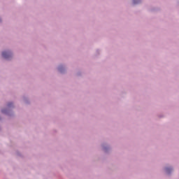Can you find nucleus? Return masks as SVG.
<instances>
[{
    "instance_id": "obj_3",
    "label": "nucleus",
    "mask_w": 179,
    "mask_h": 179,
    "mask_svg": "<svg viewBox=\"0 0 179 179\" xmlns=\"http://www.w3.org/2000/svg\"><path fill=\"white\" fill-rule=\"evenodd\" d=\"M169 170H170L169 168H166V173H169Z\"/></svg>"
},
{
    "instance_id": "obj_2",
    "label": "nucleus",
    "mask_w": 179,
    "mask_h": 179,
    "mask_svg": "<svg viewBox=\"0 0 179 179\" xmlns=\"http://www.w3.org/2000/svg\"><path fill=\"white\" fill-rule=\"evenodd\" d=\"M133 2L134 4L138 3L139 2V0H133Z\"/></svg>"
},
{
    "instance_id": "obj_4",
    "label": "nucleus",
    "mask_w": 179,
    "mask_h": 179,
    "mask_svg": "<svg viewBox=\"0 0 179 179\" xmlns=\"http://www.w3.org/2000/svg\"><path fill=\"white\" fill-rule=\"evenodd\" d=\"M12 103H8V107H10V105H11Z\"/></svg>"
},
{
    "instance_id": "obj_1",
    "label": "nucleus",
    "mask_w": 179,
    "mask_h": 179,
    "mask_svg": "<svg viewBox=\"0 0 179 179\" xmlns=\"http://www.w3.org/2000/svg\"><path fill=\"white\" fill-rule=\"evenodd\" d=\"M2 57L3 58L8 59L9 57H10V52H2Z\"/></svg>"
},
{
    "instance_id": "obj_5",
    "label": "nucleus",
    "mask_w": 179,
    "mask_h": 179,
    "mask_svg": "<svg viewBox=\"0 0 179 179\" xmlns=\"http://www.w3.org/2000/svg\"><path fill=\"white\" fill-rule=\"evenodd\" d=\"M0 22H1V20H0Z\"/></svg>"
}]
</instances>
